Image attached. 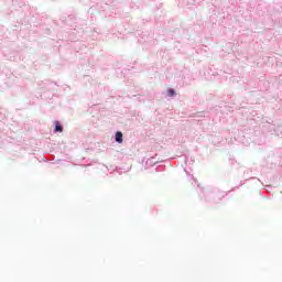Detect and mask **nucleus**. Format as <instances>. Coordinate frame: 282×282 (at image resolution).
Segmentation results:
<instances>
[{
  "label": "nucleus",
  "mask_w": 282,
  "mask_h": 282,
  "mask_svg": "<svg viewBox=\"0 0 282 282\" xmlns=\"http://www.w3.org/2000/svg\"><path fill=\"white\" fill-rule=\"evenodd\" d=\"M55 131L63 133V126H61V123H58V121L55 122Z\"/></svg>",
  "instance_id": "nucleus-2"
},
{
  "label": "nucleus",
  "mask_w": 282,
  "mask_h": 282,
  "mask_svg": "<svg viewBox=\"0 0 282 282\" xmlns=\"http://www.w3.org/2000/svg\"><path fill=\"white\" fill-rule=\"evenodd\" d=\"M167 96H170V97L175 96V90H174L173 88H170V89L167 90Z\"/></svg>",
  "instance_id": "nucleus-3"
},
{
  "label": "nucleus",
  "mask_w": 282,
  "mask_h": 282,
  "mask_svg": "<svg viewBox=\"0 0 282 282\" xmlns=\"http://www.w3.org/2000/svg\"><path fill=\"white\" fill-rule=\"evenodd\" d=\"M115 139H116V142H118L119 144H122V132H117Z\"/></svg>",
  "instance_id": "nucleus-1"
}]
</instances>
